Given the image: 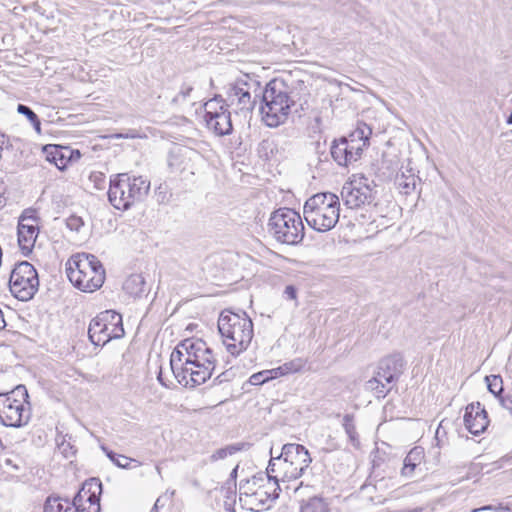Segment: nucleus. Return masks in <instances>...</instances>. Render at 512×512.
<instances>
[{
    "mask_svg": "<svg viewBox=\"0 0 512 512\" xmlns=\"http://www.w3.org/2000/svg\"><path fill=\"white\" fill-rule=\"evenodd\" d=\"M479 511L509 512L510 509L507 506L498 504V505H486V506H483L480 508L473 509L471 512H479Z\"/></svg>",
    "mask_w": 512,
    "mask_h": 512,
    "instance_id": "obj_41",
    "label": "nucleus"
},
{
    "mask_svg": "<svg viewBox=\"0 0 512 512\" xmlns=\"http://www.w3.org/2000/svg\"><path fill=\"white\" fill-rule=\"evenodd\" d=\"M115 330L113 327L108 326L103 317L96 316L89 324L88 336L90 341L96 345H105L112 339H119L124 335H114Z\"/></svg>",
    "mask_w": 512,
    "mask_h": 512,
    "instance_id": "obj_16",
    "label": "nucleus"
},
{
    "mask_svg": "<svg viewBox=\"0 0 512 512\" xmlns=\"http://www.w3.org/2000/svg\"><path fill=\"white\" fill-rule=\"evenodd\" d=\"M307 224L318 232L335 227L340 215L339 197L332 192H321L308 198L303 207Z\"/></svg>",
    "mask_w": 512,
    "mask_h": 512,
    "instance_id": "obj_5",
    "label": "nucleus"
},
{
    "mask_svg": "<svg viewBox=\"0 0 512 512\" xmlns=\"http://www.w3.org/2000/svg\"><path fill=\"white\" fill-rule=\"evenodd\" d=\"M86 498V501L91 504L93 502V497H89V493L84 497Z\"/></svg>",
    "mask_w": 512,
    "mask_h": 512,
    "instance_id": "obj_48",
    "label": "nucleus"
},
{
    "mask_svg": "<svg viewBox=\"0 0 512 512\" xmlns=\"http://www.w3.org/2000/svg\"><path fill=\"white\" fill-rule=\"evenodd\" d=\"M268 231L278 242L288 245H296L304 238L301 216L290 208H280L271 214Z\"/></svg>",
    "mask_w": 512,
    "mask_h": 512,
    "instance_id": "obj_9",
    "label": "nucleus"
},
{
    "mask_svg": "<svg viewBox=\"0 0 512 512\" xmlns=\"http://www.w3.org/2000/svg\"><path fill=\"white\" fill-rule=\"evenodd\" d=\"M102 492V483L97 478H91L90 480L86 481L80 491L76 494L75 500L76 503H80L83 501L84 497L89 493V497L99 498L100 494Z\"/></svg>",
    "mask_w": 512,
    "mask_h": 512,
    "instance_id": "obj_25",
    "label": "nucleus"
},
{
    "mask_svg": "<svg viewBox=\"0 0 512 512\" xmlns=\"http://www.w3.org/2000/svg\"><path fill=\"white\" fill-rule=\"evenodd\" d=\"M283 296L288 300H297V288L293 285L285 287Z\"/></svg>",
    "mask_w": 512,
    "mask_h": 512,
    "instance_id": "obj_43",
    "label": "nucleus"
},
{
    "mask_svg": "<svg viewBox=\"0 0 512 512\" xmlns=\"http://www.w3.org/2000/svg\"><path fill=\"white\" fill-rule=\"evenodd\" d=\"M99 317H103L104 322L113 327L115 330L114 335H124V328L122 324V316L112 310H107L98 315Z\"/></svg>",
    "mask_w": 512,
    "mask_h": 512,
    "instance_id": "obj_28",
    "label": "nucleus"
},
{
    "mask_svg": "<svg viewBox=\"0 0 512 512\" xmlns=\"http://www.w3.org/2000/svg\"><path fill=\"white\" fill-rule=\"evenodd\" d=\"M157 378H158L159 382H160L162 385H165V383H164V382H163V380H162V372H161V371H160V373L158 374V377H157Z\"/></svg>",
    "mask_w": 512,
    "mask_h": 512,
    "instance_id": "obj_51",
    "label": "nucleus"
},
{
    "mask_svg": "<svg viewBox=\"0 0 512 512\" xmlns=\"http://www.w3.org/2000/svg\"><path fill=\"white\" fill-rule=\"evenodd\" d=\"M403 368V359L401 355L394 354L383 358L378 365L377 371L379 377H384L387 383H394L401 374Z\"/></svg>",
    "mask_w": 512,
    "mask_h": 512,
    "instance_id": "obj_18",
    "label": "nucleus"
},
{
    "mask_svg": "<svg viewBox=\"0 0 512 512\" xmlns=\"http://www.w3.org/2000/svg\"><path fill=\"white\" fill-rule=\"evenodd\" d=\"M99 317H103L104 322L113 327L115 330L114 335H124V328L122 324V316L112 310H107L98 315Z\"/></svg>",
    "mask_w": 512,
    "mask_h": 512,
    "instance_id": "obj_27",
    "label": "nucleus"
},
{
    "mask_svg": "<svg viewBox=\"0 0 512 512\" xmlns=\"http://www.w3.org/2000/svg\"><path fill=\"white\" fill-rule=\"evenodd\" d=\"M300 512H329V505L323 498L314 496L302 501Z\"/></svg>",
    "mask_w": 512,
    "mask_h": 512,
    "instance_id": "obj_26",
    "label": "nucleus"
},
{
    "mask_svg": "<svg viewBox=\"0 0 512 512\" xmlns=\"http://www.w3.org/2000/svg\"><path fill=\"white\" fill-rule=\"evenodd\" d=\"M223 375H224V374H220V375H218V376H217V378L215 379V381H217L218 383H222V381H223L222 376H223Z\"/></svg>",
    "mask_w": 512,
    "mask_h": 512,
    "instance_id": "obj_50",
    "label": "nucleus"
},
{
    "mask_svg": "<svg viewBox=\"0 0 512 512\" xmlns=\"http://www.w3.org/2000/svg\"><path fill=\"white\" fill-rule=\"evenodd\" d=\"M213 350L201 339L188 338L172 351L170 367L178 383L194 388L205 383L216 368Z\"/></svg>",
    "mask_w": 512,
    "mask_h": 512,
    "instance_id": "obj_1",
    "label": "nucleus"
},
{
    "mask_svg": "<svg viewBox=\"0 0 512 512\" xmlns=\"http://www.w3.org/2000/svg\"><path fill=\"white\" fill-rule=\"evenodd\" d=\"M81 158V153L79 150L72 149L71 162H76Z\"/></svg>",
    "mask_w": 512,
    "mask_h": 512,
    "instance_id": "obj_46",
    "label": "nucleus"
},
{
    "mask_svg": "<svg viewBox=\"0 0 512 512\" xmlns=\"http://www.w3.org/2000/svg\"><path fill=\"white\" fill-rule=\"evenodd\" d=\"M242 449V445L239 444H232L228 445L224 448H220L216 450L211 456L210 460L211 462H216L221 459H225L228 455H233L236 452L240 451Z\"/></svg>",
    "mask_w": 512,
    "mask_h": 512,
    "instance_id": "obj_37",
    "label": "nucleus"
},
{
    "mask_svg": "<svg viewBox=\"0 0 512 512\" xmlns=\"http://www.w3.org/2000/svg\"><path fill=\"white\" fill-rule=\"evenodd\" d=\"M485 382L489 392L495 395L497 398H502L501 393L503 392V380L500 375H489L485 377Z\"/></svg>",
    "mask_w": 512,
    "mask_h": 512,
    "instance_id": "obj_34",
    "label": "nucleus"
},
{
    "mask_svg": "<svg viewBox=\"0 0 512 512\" xmlns=\"http://www.w3.org/2000/svg\"><path fill=\"white\" fill-rule=\"evenodd\" d=\"M294 104L295 100L286 83L278 79L271 80L262 92L260 112L263 122L272 128L285 123Z\"/></svg>",
    "mask_w": 512,
    "mask_h": 512,
    "instance_id": "obj_4",
    "label": "nucleus"
},
{
    "mask_svg": "<svg viewBox=\"0 0 512 512\" xmlns=\"http://www.w3.org/2000/svg\"><path fill=\"white\" fill-rule=\"evenodd\" d=\"M85 511H86V508L83 507V508H80L79 512H85ZM87 512H100V499L99 498L93 499V502L91 504H89V506L87 508Z\"/></svg>",
    "mask_w": 512,
    "mask_h": 512,
    "instance_id": "obj_45",
    "label": "nucleus"
},
{
    "mask_svg": "<svg viewBox=\"0 0 512 512\" xmlns=\"http://www.w3.org/2000/svg\"><path fill=\"white\" fill-rule=\"evenodd\" d=\"M117 137L118 138H129V137L134 138L135 136L134 135L129 136V135L119 134V135H117Z\"/></svg>",
    "mask_w": 512,
    "mask_h": 512,
    "instance_id": "obj_49",
    "label": "nucleus"
},
{
    "mask_svg": "<svg viewBox=\"0 0 512 512\" xmlns=\"http://www.w3.org/2000/svg\"><path fill=\"white\" fill-rule=\"evenodd\" d=\"M396 184L403 194L409 195L416 188L417 177L413 174L405 175L402 173L401 175H397Z\"/></svg>",
    "mask_w": 512,
    "mask_h": 512,
    "instance_id": "obj_30",
    "label": "nucleus"
},
{
    "mask_svg": "<svg viewBox=\"0 0 512 512\" xmlns=\"http://www.w3.org/2000/svg\"><path fill=\"white\" fill-rule=\"evenodd\" d=\"M46 158L59 170H64L71 163L72 149L68 146L47 145L44 148Z\"/></svg>",
    "mask_w": 512,
    "mask_h": 512,
    "instance_id": "obj_19",
    "label": "nucleus"
},
{
    "mask_svg": "<svg viewBox=\"0 0 512 512\" xmlns=\"http://www.w3.org/2000/svg\"><path fill=\"white\" fill-rule=\"evenodd\" d=\"M466 429L473 435L483 433L488 425V414L480 402L467 405L464 415Z\"/></svg>",
    "mask_w": 512,
    "mask_h": 512,
    "instance_id": "obj_14",
    "label": "nucleus"
},
{
    "mask_svg": "<svg viewBox=\"0 0 512 512\" xmlns=\"http://www.w3.org/2000/svg\"><path fill=\"white\" fill-rule=\"evenodd\" d=\"M64 500L60 497L50 496L46 499L43 507V512H63Z\"/></svg>",
    "mask_w": 512,
    "mask_h": 512,
    "instance_id": "obj_38",
    "label": "nucleus"
},
{
    "mask_svg": "<svg viewBox=\"0 0 512 512\" xmlns=\"http://www.w3.org/2000/svg\"><path fill=\"white\" fill-rule=\"evenodd\" d=\"M379 376V372L376 371L375 375L366 382L365 387L367 390L374 392L377 398H384L391 391L393 383H387L384 377Z\"/></svg>",
    "mask_w": 512,
    "mask_h": 512,
    "instance_id": "obj_24",
    "label": "nucleus"
},
{
    "mask_svg": "<svg viewBox=\"0 0 512 512\" xmlns=\"http://www.w3.org/2000/svg\"><path fill=\"white\" fill-rule=\"evenodd\" d=\"M373 181L361 176L343 185L341 198L348 209H360L374 203L376 190Z\"/></svg>",
    "mask_w": 512,
    "mask_h": 512,
    "instance_id": "obj_11",
    "label": "nucleus"
},
{
    "mask_svg": "<svg viewBox=\"0 0 512 512\" xmlns=\"http://www.w3.org/2000/svg\"><path fill=\"white\" fill-rule=\"evenodd\" d=\"M17 111L19 114H22L27 117V119L32 124L37 133H41V122L39 120V117L30 107L24 104H18Z\"/></svg>",
    "mask_w": 512,
    "mask_h": 512,
    "instance_id": "obj_35",
    "label": "nucleus"
},
{
    "mask_svg": "<svg viewBox=\"0 0 512 512\" xmlns=\"http://www.w3.org/2000/svg\"><path fill=\"white\" fill-rule=\"evenodd\" d=\"M64 504L63 512H78L83 506L82 501L80 503H76L75 498L73 499L72 503L68 499L64 500Z\"/></svg>",
    "mask_w": 512,
    "mask_h": 512,
    "instance_id": "obj_42",
    "label": "nucleus"
},
{
    "mask_svg": "<svg viewBox=\"0 0 512 512\" xmlns=\"http://www.w3.org/2000/svg\"><path fill=\"white\" fill-rule=\"evenodd\" d=\"M500 404L509 412L512 418V395H506L505 397L500 398Z\"/></svg>",
    "mask_w": 512,
    "mask_h": 512,
    "instance_id": "obj_44",
    "label": "nucleus"
},
{
    "mask_svg": "<svg viewBox=\"0 0 512 512\" xmlns=\"http://www.w3.org/2000/svg\"><path fill=\"white\" fill-rule=\"evenodd\" d=\"M22 464V459L18 455L14 454H4L0 458V466L6 472H16L20 469Z\"/></svg>",
    "mask_w": 512,
    "mask_h": 512,
    "instance_id": "obj_33",
    "label": "nucleus"
},
{
    "mask_svg": "<svg viewBox=\"0 0 512 512\" xmlns=\"http://www.w3.org/2000/svg\"><path fill=\"white\" fill-rule=\"evenodd\" d=\"M424 450L421 447L412 448L403 461L401 475L404 477H412L415 469L423 462Z\"/></svg>",
    "mask_w": 512,
    "mask_h": 512,
    "instance_id": "obj_22",
    "label": "nucleus"
},
{
    "mask_svg": "<svg viewBox=\"0 0 512 512\" xmlns=\"http://www.w3.org/2000/svg\"><path fill=\"white\" fill-rule=\"evenodd\" d=\"M371 134L372 129L367 124L360 123L347 137L334 140L330 151L333 160L345 167L356 162L369 145Z\"/></svg>",
    "mask_w": 512,
    "mask_h": 512,
    "instance_id": "obj_8",
    "label": "nucleus"
},
{
    "mask_svg": "<svg viewBox=\"0 0 512 512\" xmlns=\"http://www.w3.org/2000/svg\"><path fill=\"white\" fill-rule=\"evenodd\" d=\"M39 217L35 210H24L17 226L18 244L22 253L27 256L32 252L39 234Z\"/></svg>",
    "mask_w": 512,
    "mask_h": 512,
    "instance_id": "obj_13",
    "label": "nucleus"
},
{
    "mask_svg": "<svg viewBox=\"0 0 512 512\" xmlns=\"http://www.w3.org/2000/svg\"><path fill=\"white\" fill-rule=\"evenodd\" d=\"M274 369L264 370L258 373L253 374L249 378V382L252 385H262L270 379L276 378Z\"/></svg>",
    "mask_w": 512,
    "mask_h": 512,
    "instance_id": "obj_39",
    "label": "nucleus"
},
{
    "mask_svg": "<svg viewBox=\"0 0 512 512\" xmlns=\"http://www.w3.org/2000/svg\"><path fill=\"white\" fill-rule=\"evenodd\" d=\"M306 361L302 358H296L291 361H288L284 363L283 365L279 366L278 368H275V376H282L289 373H295L303 369L305 366Z\"/></svg>",
    "mask_w": 512,
    "mask_h": 512,
    "instance_id": "obj_31",
    "label": "nucleus"
},
{
    "mask_svg": "<svg viewBox=\"0 0 512 512\" xmlns=\"http://www.w3.org/2000/svg\"><path fill=\"white\" fill-rule=\"evenodd\" d=\"M194 151L184 147H178L169 152L168 155V168L171 173H182L187 169V161L191 159Z\"/></svg>",
    "mask_w": 512,
    "mask_h": 512,
    "instance_id": "obj_21",
    "label": "nucleus"
},
{
    "mask_svg": "<svg viewBox=\"0 0 512 512\" xmlns=\"http://www.w3.org/2000/svg\"><path fill=\"white\" fill-rule=\"evenodd\" d=\"M127 190L128 200L125 203L130 207L136 202L141 201L149 192L150 182L142 176L130 177L128 174H122V192Z\"/></svg>",
    "mask_w": 512,
    "mask_h": 512,
    "instance_id": "obj_15",
    "label": "nucleus"
},
{
    "mask_svg": "<svg viewBox=\"0 0 512 512\" xmlns=\"http://www.w3.org/2000/svg\"><path fill=\"white\" fill-rule=\"evenodd\" d=\"M204 122L208 130L216 136L230 135L233 131L231 113L225 101L220 97H214L203 105Z\"/></svg>",
    "mask_w": 512,
    "mask_h": 512,
    "instance_id": "obj_12",
    "label": "nucleus"
},
{
    "mask_svg": "<svg viewBox=\"0 0 512 512\" xmlns=\"http://www.w3.org/2000/svg\"><path fill=\"white\" fill-rule=\"evenodd\" d=\"M256 97L252 98L247 83H237L228 92L231 105H235L240 112H250L255 106Z\"/></svg>",
    "mask_w": 512,
    "mask_h": 512,
    "instance_id": "obj_17",
    "label": "nucleus"
},
{
    "mask_svg": "<svg viewBox=\"0 0 512 512\" xmlns=\"http://www.w3.org/2000/svg\"><path fill=\"white\" fill-rule=\"evenodd\" d=\"M270 455L271 459L266 473L269 481L273 480L277 487L272 494L262 490L253 493V497H260L259 501L262 504H265V501L262 499L263 495L266 496V501L278 498L279 482L300 478L312 462L309 451L303 445L296 443L283 445L281 452L277 456H273V449L271 448Z\"/></svg>",
    "mask_w": 512,
    "mask_h": 512,
    "instance_id": "obj_2",
    "label": "nucleus"
},
{
    "mask_svg": "<svg viewBox=\"0 0 512 512\" xmlns=\"http://www.w3.org/2000/svg\"><path fill=\"white\" fill-rule=\"evenodd\" d=\"M102 450L105 452L106 456L117 466V467H120V468H129L130 467V463L134 462L136 463V466H139L140 463L135 460V459H131L127 456H124V455H119L111 450H109L108 448H106L105 446H102L101 447Z\"/></svg>",
    "mask_w": 512,
    "mask_h": 512,
    "instance_id": "obj_32",
    "label": "nucleus"
},
{
    "mask_svg": "<svg viewBox=\"0 0 512 512\" xmlns=\"http://www.w3.org/2000/svg\"><path fill=\"white\" fill-rule=\"evenodd\" d=\"M194 87L189 82H184L179 89V92L172 98L171 103L175 105H181L186 102L190 97Z\"/></svg>",
    "mask_w": 512,
    "mask_h": 512,
    "instance_id": "obj_36",
    "label": "nucleus"
},
{
    "mask_svg": "<svg viewBox=\"0 0 512 512\" xmlns=\"http://www.w3.org/2000/svg\"><path fill=\"white\" fill-rule=\"evenodd\" d=\"M39 278L34 266L27 261L15 265L9 278V288L14 297L28 301L38 291Z\"/></svg>",
    "mask_w": 512,
    "mask_h": 512,
    "instance_id": "obj_10",
    "label": "nucleus"
},
{
    "mask_svg": "<svg viewBox=\"0 0 512 512\" xmlns=\"http://www.w3.org/2000/svg\"><path fill=\"white\" fill-rule=\"evenodd\" d=\"M342 426L347 434L349 441L354 447H359V436L356 431V426L354 423V416L352 414H345L342 420Z\"/></svg>",
    "mask_w": 512,
    "mask_h": 512,
    "instance_id": "obj_29",
    "label": "nucleus"
},
{
    "mask_svg": "<svg viewBox=\"0 0 512 512\" xmlns=\"http://www.w3.org/2000/svg\"><path fill=\"white\" fill-rule=\"evenodd\" d=\"M67 265V276L79 290L93 292L103 285L105 270L96 256L77 254L71 257Z\"/></svg>",
    "mask_w": 512,
    "mask_h": 512,
    "instance_id": "obj_6",
    "label": "nucleus"
},
{
    "mask_svg": "<svg viewBox=\"0 0 512 512\" xmlns=\"http://www.w3.org/2000/svg\"><path fill=\"white\" fill-rule=\"evenodd\" d=\"M218 330L226 350L234 357L248 349L254 336L253 322L244 311L223 310L218 318Z\"/></svg>",
    "mask_w": 512,
    "mask_h": 512,
    "instance_id": "obj_3",
    "label": "nucleus"
},
{
    "mask_svg": "<svg viewBox=\"0 0 512 512\" xmlns=\"http://www.w3.org/2000/svg\"><path fill=\"white\" fill-rule=\"evenodd\" d=\"M108 199L111 205L118 210L130 208V204L125 203L128 200L127 190L124 189L122 192V174H118L115 179L110 181Z\"/></svg>",
    "mask_w": 512,
    "mask_h": 512,
    "instance_id": "obj_20",
    "label": "nucleus"
},
{
    "mask_svg": "<svg viewBox=\"0 0 512 512\" xmlns=\"http://www.w3.org/2000/svg\"><path fill=\"white\" fill-rule=\"evenodd\" d=\"M123 290L134 298L146 293V281L142 274H132L123 283Z\"/></svg>",
    "mask_w": 512,
    "mask_h": 512,
    "instance_id": "obj_23",
    "label": "nucleus"
},
{
    "mask_svg": "<svg viewBox=\"0 0 512 512\" xmlns=\"http://www.w3.org/2000/svg\"><path fill=\"white\" fill-rule=\"evenodd\" d=\"M29 395L24 385L0 393V422L13 428L27 425L31 419Z\"/></svg>",
    "mask_w": 512,
    "mask_h": 512,
    "instance_id": "obj_7",
    "label": "nucleus"
},
{
    "mask_svg": "<svg viewBox=\"0 0 512 512\" xmlns=\"http://www.w3.org/2000/svg\"><path fill=\"white\" fill-rule=\"evenodd\" d=\"M84 221L81 217L77 215H71L66 219V226L71 231L79 232L81 227H83Z\"/></svg>",
    "mask_w": 512,
    "mask_h": 512,
    "instance_id": "obj_40",
    "label": "nucleus"
},
{
    "mask_svg": "<svg viewBox=\"0 0 512 512\" xmlns=\"http://www.w3.org/2000/svg\"><path fill=\"white\" fill-rule=\"evenodd\" d=\"M158 503L159 499L156 500L154 506L151 508L150 512H158Z\"/></svg>",
    "mask_w": 512,
    "mask_h": 512,
    "instance_id": "obj_47",
    "label": "nucleus"
}]
</instances>
